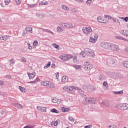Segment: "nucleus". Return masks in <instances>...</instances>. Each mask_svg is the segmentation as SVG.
Returning <instances> with one entry per match:
<instances>
[{
  "mask_svg": "<svg viewBox=\"0 0 128 128\" xmlns=\"http://www.w3.org/2000/svg\"><path fill=\"white\" fill-rule=\"evenodd\" d=\"M106 50H114L115 52H118V50H119L120 48H118V46L116 44L107 42Z\"/></svg>",
  "mask_w": 128,
  "mask_h": 128,
  "instance_id": "obj_1",
  "label": "nucleus"
},
{
  "mask_svg": "<svg viewBox=\"0 0 128 128\" xmlns=\"http://www.w3.org/2000/svg\"><path fill=\"white\" fill-rule=\"evenodd\" d=\"M64 90L70 92V94H74V92L76 89L74 88V86H65L63 88Z\"/></svg>",
  "mask_w": 128,
  "mask_h": 128,
  "instance_id": "obj_2",
  "label": "nucleus"
},
{
  "mask_svg": "<svg viewBox=\"0 0 128 128\" xmlns=\"http://www.w3.org/2000/svg\"><path fill=\"white\" fill-rule=\"evenodd\" d=\"M106 64L109 66H114L116 64V59L112 58H109L106 59Z\"/></svg>",
  "mask_w": 128,
  "mask_h": 128,
  "instance_id": "obj_3",
  "label": "nucleus"
},
{
  "mask_svg": "<svg viewBox=\"0 0 128 128\" xmlns=\"http://www.w3.org/2000/svg\"><path fill=\"white\" fill-rule=\"evenodd\" d=\"M73 58L72 55H68V54L60 56V60H64V61L68 60H70V58Z\"/></svg>",
  "mask_w": 128,
  "mask_h": 128,
  "instance_id": "obj_4",
  "label": "nucleus"
},
{
  "mask_svg": "<svg viewBox=\"0 0 128 128\" xmlns=\"http://www.w3.org/2000/svg\"><path fill=\"white\" fill-rule=\"evenodd\" d=\"M84 50L88 54V56H90L91 58H94V52L92 50L88 48H84Z\"/></svg>",
  "mask_w": 128,
  "mask_h": 128,
  "instance_id": "obj_5",
  "label": "nucleus"
},
{
  "mask_svg": "<svg viewBox=\"0 0 128 128\" xmlns=\"http://www.w3.org/2000/svg\"><path fill=\"white\" fill-rule=\"evenodd\" d=\"M82 68H84L88 72L90 70H92V66L90 64V63L86 62V63H85L82 66Z\"/></svg>",
  "mask_w": 128,
  "mask_h": 128,
  "instance_id": "obj_6",
  "label": "nucleus"
},
{
  "mask_svg": "<svg viewBox=\"0 0 128 128\" xmlns=\"http://www.w3.org/2000/svg\"><path fill=\"white\" fill-rule=\"evenodd\" d=\"M83 88H86V90L88 92H92L94 90V86H92L91 84H89L88 86L86 85H84L83 86Z\"/></svg>",
  "mask_w": 128,
  "mask_h": 128,
  "instance_id": "obj_7",
  "label": "nucleus"
},
{
  "mask_svg": "<svg viewBox=\"0 0 128 128\" xmlns=\"http://www.w3.org/2000/svg\"><path fill=\"white\" fill-rule=\"evenodd\" d=\"M86 102H88V104H94L96 102V98H85Z\"/></svg>",
  "mask_w": 128,
  "mask_h": 128,
  "instance_id": "obj_8",
  "label": "nucleus"
},
{
  "mask_svg": "<svg viewBox=\"0 0 128 128\" xmlns=\"http://www.w3.org/2000/svg\"><path fill=\"white\" fill-rule=\"evenodd\" d=\"M120 110H128V106L126 104H120Z\"/></svg>",
  "mask_w": 128,
  "mask_h": 128,
  "instance_id": "obj_9",
  "label": "nucleus"
},
{
  "mask_svg": "<svg viewBox=\"0 0 128 128\" xmlns=\"http://www.w3.org/2000/svg\"><path fill=\"white\" fill-rule=\"evenodd\" d=\"M37 110H40V112H46V107L38 106H37Z\"/></svg>",
  "mask_w": 128,
  "mask_h": 128,
  "instance_id": "obj_10",
  "label": "nucleus"
},
{
  "mask_svg": "<svg viewBox=\"0 0 128 128\" xmlns=\"http://www.w3.org/2000/svg\"><path fill=\"white\" fill-rule=\"evenodd\" d=\"M101 104H102V106H110V102H108V101L106 100H103L101 102Z\"/></svg>",
  "mask_w": 128,
  "mask_h": 128,
  "instance_id": "obj_11",
  "label": "nucleus"
},
{
  "mask_svg": "<svg viewBox=\"0 0 128 128\" xmlns=\"http://www.w3.org/2000/svg\"><path fill=\"white\" fill-rule=\"evenodd\" d=\"M106 42H102L100 43V46L104 50H106Z\"/></svg>",
  "mask_w": 128,
  "mask_h": 128,
  "instance_id": "obj_12",
  "label": "nucleus"
},
{
  "mask_svg": "<svg viewBox=\"0 0 128 128\" xmlns=\"http://www.w3.org/2000/svg\"><path fill=\"white\" fill-rule=\"evenodd\" d=\"M28 74L29 77V80H32V78H34L36 76V72H32V74L28 72Z\"/></svg>",
  "mask_w": 128,
  "mask_h": 128,
  "instance_id": "obj_13",
  "label": "nucleus"
},
{
  "mask_svg": "<svg viewBox=\"0 0 128 128\" xmlns=\"http://www.w3.org/2000/svg\"><path fill=\"white\" fill-rule=\"evenodd\" d=\"M62 82H68V77L63 76L62 78Z\"/></svg>",
  "mask_w": 128,
  "mask_h": 128,
  "instance_id": "obj_14",
  "label": "nucleus"
},
{
  "mask_svg": "<svg viewBox=\"0 0 128 128\" xmlns=\"http://www.w3.org/2000/svg\"><path fill=\"white\" fill-rule=\"evenodd\" d=\"M106 76L104 74H100L98 77L99 80H106Z\"/></svg>",
  "mask_w": 128,
  "mask_h": 128,
  "instance_id": "obj_15",
  "label": "nucleus"
},
{
  "mask_svg": "<svg viewBox=\"0 0 128 128\" xmlns=\"http://www.w3.org/2000/svg\"><path fill=\"white\" fill-rule=\"evenodd\" d=\"M47 86H48V88H54V84L52 82L48 81Z\"/></svg>",
  "mask_w": 128,
  "mask_h": 128,
  "instance_id": "obj_16",
  "label": "nucleus"
},
{
  "mask_svg": "<svg viewBox=\"0 0 128 128\" xmlns=\"http://www.w3.org/2000/svg\"><path fill=\"white\" fill-rule=\"evenodd\" d=\"M62 112H70V108H66L64 107H62Z\"/></svg>",
  "mask_w": 128,
  "mask_h": 128,
  "instance_id": "obj_17",
  "label": "nucleus"
},
{
  "mask_svg": "<svg viewBox=\"0 0 128 128\" xmlns=\"http://www.w3.org/2000/svg\"><path fill=\"white\" fill-rule=\"evenodd\" d=\"M25 30L27 32H30L31 34H32V28L31 27L26 28Z\"/></svg>",
  "mask_w": 128,
  "mask_h": 128,
  "instance_id": "obj_18",
  "label": "nucleus"
},
{
  "mask_svg": "<svg viewBox=\"0 0 128 128\" xmlns=\"http://www.w3.org/2000/svg\"><path fill=\"white\" fill-rule=\"evenodd\" d=\"M127 31L128 30H120V32L126 36Z\"/></svg>",
  "mask_w": 128,
  "mask_h": 128,
  "instance_id": "obj_19",
  "label": "nucleus"
},
{
  "mask_svg": "<svg viewBox=\"0 0 128 128\" xmlns=\"http://www.w3.org/2000/svg\"><path fill=\"white\" fill-rule=\"evenodd\" d=\"M62 8L63 10H70V8L64 4H62Z\"/></svg>",
  "mask_w": 128,
  "mask_h": 128,
  "instance_id": "obj_20",
  "label": "nucleus"
},
{
  "mask_svg": "<svg viewBox=\"0 0 128 128\" xmlns=\"http://www.w3.org/2000/svg\"><path fill=\"white\" fill-rule=\"evenodd\" d=\"M14 106L17 108H24L22 104L18 103L16 104Z\"/></svg>",
  "mask_w": 128,
  "mask_h": 128,
  "instance_id": "obj_21",
  "label": "nucleus"
},
{
  "mask_svg": "<svg viewBox=\"0 0 128 128\" xmlns=\"http://www.w3.org/2000/svg\"><path fill=\"white\" fill-rule=\"evenodd\" d=\"M97 20L98 22L104 24V18H101L100 16H99L97 18Z\"/></svg>",
  "mask_w": 128,
  "mask_h": 128,
  "instance_id": "obj_22",
  "label": "nucleus"
},
{
  "mask_svg": "<svg viewBox=\"0 0 128 128\" xmlns=\"http://www.w3.org/2000/svg\"><path fill=\"white\" fill-rule=\"evenodd\" d=\"M38 80H40V78H38V77L34 81L28 82V84H36V82H38Z\"/></svg>",
  "mask_w": 128,
  "mask_h": 128,
  "instance_id": "obj_23",
  "label": "nucleus"
},
{
  "mask_svg": "<svg viewBox=\"0 0 128 128\" xmlns=\"http://www.w3.org/2000/svg\"><path fill=\"white\" fill-rule=\"evenodd\" d=\"M113 94H124V91L121 90L119 92H113Z\"/></svg>",
  "mask_w": 128,
  "mask_h": 128,
  "instance_id": "obj_24",
  "label": "nucleus"
},
{
  "mask_svg": "<svg viewBox=\"0 0 128 128\" xmlns=\"http://www.w3.org/2000/svg\"><path fill=\"white\" fill-rule=\"evenodd\" d=\"M50 112H54V114H58L60 112H58V110L54 108L50 110Z\"/></svg>",
  "mask_w": 128,
  "mask_h": 128,
  "instance_id": "obj_25",
  "label": "nucleus"
},
{
  "mask_svg": "<svg viewBox=\"0 0 128 128\" xmlns=\"http://www.w3.org/2000/svg\"><path fill=\"white\" fill-rule=\"evenodd\" d=\"M122 64L125 68H128V61H124L122 62Z\"/></svg>",
  "mask_w": 128,
  "mask_h": 128,
  "instance_id": "obj_26",
  "label": "nucleus"
},
{
  "mask_svg": "<svg viewBox=\"0 0 128 128\" xmlns=\"http://www.w3.org/2000/svg\"><path fill=\"white\" fill-rule=\"evenodd\" d=\"M56 30L58 32H64V30L60 26H58Z\"/></svg>",
  "mask_w": 128,
  "mask_h": 128,
  "instance_id": "obj_27",
  "label": "nucleus"
},
{
  "mask_svg": "<svg viewBox=\"0 0 128 128\" xmlns=\"http://www.w3.org/2000/svg\"><path fill=\"white\" fill-rule=\"evenodd\" d=\"M80 55L82 56V58H85V56H86V53L84 51H82L80 52Z\"/></svg>",
  "mask_w": 128,
  "mask_h": 128,
  "instance_id": "obj_28",
  "label": "nucleus"
},
{
  "mask_svg": "<svg viewBox=\"0 0 128 128\" xmlns=\"http://www.w3.org/2000/svg\"><path fill=\"white\" fill-rule=\"evenodd\" d=\"M73 68H76V70H78V68H82V66L74 64L73 65Z\"/></svg>",
  "mask_w": 128,
  "mask_h": 128,
  "instance_id": "obj_29",
  "label": "nucleus"
},
{
  "mask_svg": "<svg viewBox=\"0 0 128 128\" xmlns=\"http://www.w3.org/2000/svg\"><path fill=\"white\" fill-rule=\"evenodd\" d=\"M52 46L55 48H56L57 50L60 48V45L56 44V43H54V44H52Z\"/></svg>",
  "mask_w": 128,
  "mask_h": 128,
  "instance_id": "obj_30",
  "label": "nucleus"
},
{
  "mask_svg": "<svg viewBox=\"0 0 128 128\" xmlns=\"http://www.w3.org/2000/svg\"><path fill=\"white\" fill-rule=\"evenodd\" d=\"M48 83V81H44L41 82V84H42V86H47Z\"/></svg>",
  "mask_w": 128,
  "mask_h": 128,
  "instance_id": "obj_31",
  "label": "nucleus"
},
{
  "mask_svg": "<svg viewBox=\"0 0 128 128\" xmlns=\"http://www.w3.org/2000/svg\"><path fill=\"white\" fill-rule=\"evenodd\" d=\"M67 24L68 23H60V25L61 26H62V28H66V26H67Z\"/></svg>",
  "mask_w": 128,
  "mask_h": 128,
  "instance_id": "obj_32",
  "label": "nucleus"
},
{
  "mask_svg": "<svg viewBox=\"0 0 128 128\" xmlns=\"http://www.w3.org/2000/svg\"><path fill=\"white\" fill-rule=\"evenodd\" d=\"M8 36H3L2 37L0 38V40H6L8 37H6Z\"/></svg>",
  "mask_w": 128,
  "mask_h": 128,
  "instance_id": "obj_33",
  "label": "nucleus"
},
{
  "mask_svg": "<svg viewBox=\"0 0 128 128\" xmlns=\"http://www.w3.org/2000/svg\"><path fill=\"white\" fill-rule=\"evenodd\" d=\"M86 30L88 34H90V32H92V28H90V27L86 28Z\"/></svg>",
  "mask_w": 128,
  "mask_h": 128,
  "instance_id": "obj_34",
  "label": "nucleus"
},
{
  "mask_svg": "<svg viewBox=\"0 0 128 128\" xmlns=\"http://www.w3.org/2000/svg\"><path fill=\"white\" fill-rule=\"evenodd\" d=\"M48 2H39V6H44L46 4H48Z\"/></svg>",
  "mask_w": 128,
  "mask_h": 128,
  "instance_id": "obj_35",
  "label": "nucleus"
},
{
  "mask_svg": "<svg viewBox=\"0 0 128 128\" xmlns=\"http://www.w3.org/2000/svg\"><path fill=\"white\" fill-rule=\"evenodd\" d=\"M83 32H84V34H88V31L86 30V27H84L82 28V30Z\"/></svg>",
  "mask_w": 128,
  "mask_h": 128,
  "instance_id": "obj_36",
  "label": "nucleus"
},
{
  "mask_svg": "<svg viewBox=\"0 0 128 128\" xmlns=\"http://www.w3.org/2000/svg\"><path fill=\"white\" fill-rule=\"evenodd\" d=\"M38 40L34 41L33 42L34 48H36V46H38Z\"/></svg>",
  "mask_w": 128,
  "mask_h": 128,
  "instance_id": "obj_37",
  "label": "nucleus"
},
{
  "mask_svg": "<svg viewBox=\"0 0 128 128\" xmlns=\"http://www.w3.org/2000/svg\"><path fill=\"white\" fill-rule=\"evenodd\" d=\"M60 122V120H57L54 124V126H57L58 124V123Z\"/></svg>",
  "mask_w": 128,
  "mask_h": 128,
  "instance_id": "obj_38",
  "label": "nucleus"
},
{
  "mask_svg": "<svg viewBox=\"0 0 128 128\" xmlns=\"http://www.w3.org/2000/svg\"><path fill=\"white\" fill-rule=\"evenodd\" d=\"M50 66V62H49L46 66H44V68H48Z\"/></svg>",
  "mask_w": 128,
  "mask_h": 128,
  "instance_id": "obj_39",
  "label": "nucleus"
},
{
  "mask_svg": "<svg viewBox=\"0 0 128 128\" xmlns=\"http://www.w3.org/2000/svg\"><path fill=\"white\" fill-rule=\"evenodd\" d=\"M90 42H96V40H95L94 38H92V37H90Z\"/></svg>",
  "mask_w": 128,
  "mask_h": 128,
  "instance_id": "obj_40",
  "label": "nucleus"
},
{
  "mask_svg": "<svg viewBox=\"0 0 128 128\" xmlns=\"http://www.w3.org/2000/svg\"><path fill=\"white\" fill-rule=\"evenodd\" d=\"M44 32H48L49 34H54V32H52L50 31V30L44 29Z\"/></svg>",
  "mask_w": 128,
  "mask_h": 128,
  "instance_id": "obj_41",
  "label": "nucleus"
},
{
  "mask_svg": "<svg viewBox=\"0 0 128 128\" xmlns=\"http://www.w3.org/2000/svg\"><path fill=\"white\" fill-rule=\"evenodd\" d=\"M27 60H26V58H24V57H22V58H21V60H20V61L22 62H27Z\"/></svg>",
  "mask_w": 128,
  "mask_h": 128,
  "instance_id": "obj_42",
  "label": "nucleus"
},
{
  "mask_svg": "<svg viewBox=\"0 0 128 128\" xmlns=\"http://www.w3.org/2000/svg\"><path fill=\"white\" fill-rule=\"evenodd\" d=\"M14 62H16L14 59H12L11 60H10V66H12V64H14Z\"/></svg>",
  "mask_w": 128,
  "mask_h": 128,
  "instance_id": "obj_43",
  "label": "nucleus"
},
{
  "mask_svg": "<svg viewBox=\"0 0 128 128\" xmlns=\"http://www.w3.org/2000/svg\"><path fill=\"white\" fill-rule=\"evenodd\" d=\"M104 16L105 18H108L109 20H114V18H112V16H110L109 15H104Z\"/></svg>",
  "mask_w": 128,
  "mask_h": 128,
  "instance_id": "obj_44",
  "label": "nucleus"
},
{
  "mask_svg": "<svg viewBox=\"0 0 128 128\" xmlns=\"http://www.w3.org/2000/svg\"><path fill=\"white\" fill-rule=\"evenodd\" d=\"M36 6V4H28V8H34Z\"/></svg>",
  "mask_w": 128,
  "mask_h": 128,
  "instance_id": "obj_45",
  "label": "nucleus"
},
{
  "mask_svg": "<svg viewBox=\"0 0 128 128\" xmlns=\"http://www.w3.org/2000/svg\"><path fill=\"white\" fill-rule=\"evenodd\" d=\"M68 120H70V122H74V118H72V116H70L68 118Z\"/></svg>",
  "mask_w": 128,
  "mask_h": 128,
  "instance_id": "obj_46",
  "label": "nucleus"
},
{
  "mask_svg": "<svg viewBox=\"0 0 128 128\" xmlns=\"http://www.w3.org/2000/svg\"><path fill=\"white\" fill-rule=\"evenodd\" d=\"M16 2L18 6H20V4H22V1L20 0H16Z\"/></svg>",
  "mask_w": 128,
  "mask_h": 128,
  "instance_id": "obj_47",
  "label": "nucleus"
},
{
  "mask_svg": "<svg viewBox=\"0 0 128 128\" xmlns=\"http://www.w3.org/2000/svg\"><path fill=\"white\" fill-rule=\"evenodd\" d=\"M52 102H54V104H56V102H58V100H56V98H54L52 100Z\"/></svg>",
  "mask_w": 128,
  "mask_h": 128,
  "instance_id": "obj_48",
  "label": "nucleus"
},
{
  "mask_svg": "<svg viewBox=\"0 0 128 128\" xmlns=\"http://www.w3.org/2000/svg\"><path fill=\"white\" fill-rule=\"evenodd\" d=\"M103 86H106V88L108 87V82H103Z\"/></svg>",
  "mask_w": 128,
  "mask_h": 128,
  "instance_id": "obj_49",
  "label": "nucleus"
},
{
  "mask_svg": "<svg viewBox=\"0 0 128 128\" xmlns=\"http://www.w3.org/2000/svg\"><path fill=\"white\" fill-rule=\"evenodd\" d=\"M94 39L96 40H98V34H95V35L94 36Z\"/></svg>",
  "mask_w": 128,
  "mask_h": 128,
  "instance_id": "obj_50",
  "label": "nucleus"
},
{
  "mask_svg": "<svg viewBox=\"0 0 128 128\" xmlns=\"http://www.w3.org/2000/svg\"><path fill=\"white\" fill-rule=\"evenodd\" d=\"M19 88H20V92H24V88L23 87L20 86Z\"/></svg>",
  "mask_w": 128,
  "mask_h": 128,
  "instance_id": "obj_51",
  "label": "nucleus"
},
{
  "mask_svg": "<svg viewBox=\"0 0 128 128\" xmlns=\"http://www.w3.org/2000/svg\"><path fill=\"white\" fill-rule=\"evenodd\" d=\"M28 50H32V47L30 46V44L28 43Z\"/></svg>",
  "mask_w": 128,
  "mask_h": 128,
  "instance_id": "obj_52",
  "label": "nucleus"
},
{
  "mask_svg": "<svg viewBox=\"0 0 128 128\" xmlns=\"http://www.w3.org/2000/svg\"><path fill=\"white\" fill-rule=\"evenodd\" d=\"M4 2H5V6H8V4H10V1H8V0H5Z\"/></svg>",
  "mask_w": 128,
  "mask_h": 128,
  "instance_id": "obj_53",
  "label": "nucleus"
},
{
  "mask_svg": "<svg viewBox=\"0 0 128 128\" xmlns=\"http://www.w3.org/2000/svg\"><path fill=\"white\" fill-rule=\"evenodd\" d=\"M107 128H116V126L114 125H111V126L107 127Z\"/></svg>",
  "mask_w": 128,
  "mask_h": 128,
  "instance_id": "obj_54",
  "label": "nucleus"
},
{
  "mask_svg": "<svg viewBox=\"0 0 128 128\" xmlns=\"http://www.w3.org/2000/svg\"><path fill=\"white\" fill-rule=\"evenodd\" d=\"M92 128V125H88V126H85L84 128Z\"/></svg>",
  "mask_w": 128,
  "mask_h": 128,
  "instance_id": "obj_55",
  "label": "nucleus"
},
{
  "mask_svg": "<svg viewBox=\"0 0 128 128\" xmlns=\"http://www.w3.org/2000/svg\"><path fill=\"white\" fill-rule=\"evenodd\" d=\"M72 24L67 23L66 28H71Z\"/></svg>",
  "mask_w": 128,
  "mask_h": 128,
  "instance_id": "obj_56",
  "label": "nucleus"
},
{
  "mask_svg": "<svg viewBox=\"0 0 128 128\" xmlns=\"http://www.w3.org/2000/svg\"><path fill=\"white\" fill-rule=\"evenodd\" d=\"M116 38L117 40H122V37H120V36H116Z\"/></svg>",
  "mask_w": 128,
  "mask_h": 128,
  "instance_id": "obj_57",
  "label": "nucleus"
},
{
  "mask_svg": "<svg viewBox=\"0 0 128 128\" xmlns=\"http://www.w3.org/2000/svg\"><path fill=\"white\" fill-rule=\"evenodd\" d=\"M24 128H34V126H30L27 125L26 126L24 127Z\"/></svg>",
  "mask_w": 128,
  "mask_h": 128,
  "instance_id": "obj_58",
  "label": "nucleus"
},
{
  "mask_svg": "<svg viewBox=\"0 0 128 128\" xmlns=\"http://www.w3.org/2000/svg\"><path fill=\"white\" fill-rule=\"evenodd\" d=\"M86 2L88 4H92V0H88Z\"/></svg>",
  "mask_w": 128,
  "mask_h": 128,
  "instance_id": "obj_59",
  "label": "nucleus"
},
{
  "mask_svg": "<svg viewBox=\"0 0 128 128\" xmlns=\"http://www.w3.org/2000/svg\"><path fill=\"white\" fill-rule=\"evenodd\" d=\"M26 34H28L26 30V31L24 30L22 36H26Z\"/></svg>",
  "mask_w": 128,
  "mask_h": 128,
  "instance_id": "obj_60",
  "label": "nucleus"
},
{
  "mask_svg": "<svg viewBox=\"0 0 128 128\" xmlns=\"http://www.w3.org/2000/svg\"><path fill=\"white\" fill-rule=\"evenodd\" d=\"M124 22H128V17L126 16L125 18H124Z\"/></svg>",
  "mask_w": 128,
  "mask_h": 128,
  "instance_id": "obj_61",
  "label": "nucleus"
},
{
  "mask_svg": "<svg viewBox=\"0 0 128 128\" xmlns=\"http://www.w3.org/2000/svg\"><path fill=\"white\" fill-rule=\"evenodd\" d=\"M5 76H6V78H9V80H10V78H12V76H10L7 75Z\"/></svg>",
  "mask_w": 128,
  "mask_h": 128,
  "instance_id": "obj_62",
  "label": "nucleus"
},
{
  "mask_svg": "<svg viewBox=\"0 0 128 128\" xmlns=\"http://www.w3.org/2000/svg\"><path fill=\"white\" fill-rule=\"evenodd\" d=\"M55 66H56V64H52L51 65V68H54Z\"/></svg>",
  "mask_w": 128,
  "mask_h": 128,
  "instance_id": "obj_63",
  "label": "nucleus"
},
{
  "mask_svg": "<svg viewBox=\"0 0 128 128\" xmlns=\"http://www.w3.org/2000/svg\"><path fill=\"white\" fill-rule=\"evenodd\" d=\"M71 28H76V25L71 24Z\"/></svg>",
  "mask_w": 128,
  "mask_h": 128,
  "instance_id": "obj_64",
  "label": "nucleus"
}]
</instances>
